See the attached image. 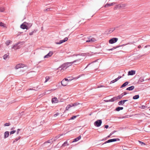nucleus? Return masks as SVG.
<instances>
[{"label":"nucleus","instance_id":"nucleus-1","mask_svg":"<svg viewBox=\"0 0 150 150\" xmlns=\"http://www.w3.org/2000/svg\"><path fill=\"white\" fill-rule=\"evenodd\" d=\"M72 64L71 62H67L62 64L61 66L59 67V68H61V69L64 70L71 66Z\"/></svg>","mask_w":150,"mask_h":150},{"label":"nucleus","instance_id":"nucleus-2","mask_svg":"<svg viewBox=\"0 0 150 150\" xmlns=\"http://www.w3.org/2000/svg\"><path fill=\"white\" fill-rule=\"evenodd\" d=\"M81 40H85L86 42H93L96 41V39L95 38H92L91 37H90L89 38H85L84 39H82Z\"/></svg>","mask_w":150,"mask_h":150},{"label":"nucleus","instance_id":"nucleus-3","mask_svg":"<svg viewBox=\"0 0 150 150\" xmlns=\"http://www.w3.org/2000/svg\"><path fill=\"white\" fill-rule=\"evenodd\" d=\"M63 135L62 134H59L58 135L56 136L55 137L54 139L53 140L52 139H51L50 140H48V141L45 142L44 143V144L45 145L47 143H50L51 144L55 140H56L57 139H58L61 136H62Z\"/></svg>","mask_w":150,"mask_h":150},{"label":"nucleus","instance_id":"nucleus-4","mask_svg":"<svg viewBox=\"0 0 150 150\" xmlns=\"http://www.w3.org/2000/svg\"><path fill=\"white\" fill-rule=\"evenodd\" d=\"M102 121L101 120H98L95 121L94 123V125L97 127H100L101 125Z\"/></svg>","mask_w":150,"mask_h":150},{"label":"nucleus","instance_id":"nucleus-5","mask_svg":"<svg viewBox=\"0 0 150 150\" xmlns=\"http://www.w3.org/2000/svg\"><path fill=\"white\" fill-rule=\"evenodd\" d=\"M118 40V39L116 38H113L109 40V43L111 44H112L116 42Z\"/></svg>","mask_w":150,"mask_h":150},{"label":"nucleus","instance_id":"nucleus-6","mask_svg":"<svg viewBox=\"0 0 150 150\" xmlns=\"http://www.w3.org/2000/svg\"><path fill=\"white\" fill-rule=\"evenodd\" d=\"M68 40V38L67 37H66L64 38L63 40H60L59 42H56L55 43L56 44H60L63 42L67 41Z\"/></svg>","mask_w":150,"mask_h":150},{"label":"nucleus","instance_id":"nucleus-7","mask_svg":"<svg viewBox=\"0 0 150 150\" xmlns=\"http://www.w3.org/2000/svg\"><path fill=\"white\" fill-rule=\"evenodd\" d=\"M25 23H26V22H24L20 26V27L21 28L23 29H26L27 30L28 29V28L26 25L25 24Z\"/></svg>","mask_w":150,"mask_h":150},{"label":"nucleus","instance_id":"nucleus-8","mask_svg":"<svg viewBox=\"0 0 150 150\" xmlns=\"http://www.w3.org/2000/svg\"><path fill=\"white\" fill-rule=\"evenodd\" d=\"M53 54V52L52 51H50L49 53L47 54V55L45 56L44 58H48L52 56Z\"/></svg>","mask_w":150,"mask_h":150},{"label":"nucleus","instance_id":"nucleus-9","mask_svg":"<svg viewBox=\"0 0 150 150\" xmlns=\"http://www.w3.org/2000/svg\"><path fill=\"white\" fill-rule=\"evenodd\" d=\"M20 43V42L17 43L15 45H13L12 47V49L14 50H17L20 47L18 46V45Z\"/></svg>","mask_w":150,"mask_h":150},{"label":"nucleus","instance_id":"nucleus-10","mask_svg":"<svg viewBox=\"0 0 150 150\" xmlns=\"http://www.w3.org/2000/svg\"><path fill=\"white\" fill-rule=\"evenodd\" d=\"M136 71L135 70H132L128 72V75H133L135 74Z\"/></svg>","mask_w":150,"mask_h":150},{"label":"nucleus","instance_id":"nucleus-11","mask_svg":"<svg viewBox=\"0 0 150 150\" xmlns=\"http://www.w3.org/2000/svg\"><path fill=\"white\" fill-rule=\"evenodd\" d=\"M115 98H114L113 97V98H111V99L110 100H104V101L105 102H113L114 101H115Z\"/></svg>","mask_w":150,"mask_h":150},{"label":"nucleus","instance_id":"nucleus-12","mask_svg":"<svg viewBox=\"0 0 150 150\" xmlns=\"http://www.w3.org/2000/svg\"><path fill=\"white\" fill-rule=\"evenodd\" d=\"M58 100L57 98L56 97H54L52 98V103H56L58 102Z\"/></svg>","mask_w":150,"mask_h":150},{"label":"nucleus","instance_id":"nucleus-13","mask_svg":"<svg viewBox=\"0 0 150 150\" xmlns=\"http://www.w3.org/2000/svg\"><path fill=\"white\" fill-rule=\"evenodd\" d=\"M23 64H19L16 65L15 67V69H18L20 68L23 67Z\"/></svg>","mask_w":150,"mask_h":150},{"label":"nucleus","instance_id":"nucleus-14","mask_svg":"<svg viewBox=\"0 0 150 150\" xmlns=\"http://www.w3.org/2000/svg\"><path fill=\"white\" fill-rule=\"evenodd\" d=\"M61 83L62 85L64 86H66L67 84V82L64 79L61 81Z\"/></svg>","mask_w":150,"mask_h":150},{"label":"nucleus","instance_id":"nucleus-15","mask_svg":"<svg viewBox=\"0 0 150 150\" xmlns=\"http://www.w3.org/2000/svg\"><path fill=\"white\" fill-rule=\"evenodd\" d=\"M115 4V3L113 2L111 3H107L105 6V7H108L110 6H113Z\"/></svg>","mask_w":150,"mask_h":150},{"label":"nucleus","instance_id":"nucleus-16","mask_svg":"<svg viewBox=\"0 0 150 150\" xmlns=\"http://www.w3.org/2000/svg\"><path fill=\"white\" fill-rule=\"evenodd\" d=\"M9 132L8 131H6L4 133V138L6 139L8 137Z\"/></svg>","mask_w":150,"mask_h":150},{"label":"nucleus","instance_id":"nucleus-17","mask_svg":"<svg viewBox=\"0 0 150 150\" xmlns=\"http://www.w3.org/2000/svg\"><path fill=\"white\" fill-rule=\"evenodd\" d=\"M134 88V86H132L127 88L126 89V90L128 91H132L133 90Z\"/></svg>","mask_w":150,"mask_h":150},{"label":"nucleus","instance_id":"nucleus-18","mask_svg":"<svg viewBox=\"0 0 150 150\" xmlns=\"http://www.w3.org/2000/svg\"><path fill=\"white\" fill-rule=\"evenodd\" d=\"M81 139V136H79L78 137L74 139L73 141V142H76L79 140Z\"/></svg>","mask_w":150,"mask_h":150},{"label":"nucleus","instance_id":"nucleus-19","mask_svg":"<svg viewBox=\"0 0 150 150\" xmlns=\"http://www.w3.org/2000/svg\"><path fill=\"white\" fill-rule=\"evenodd\" d=\"M82 59L81 58H79L78 59H76L75 60H74L73 62H71L72 63V64L76 62H77L79 64L80 63V61Z\"/></svg>","mask_w":150,"mask_h":150},{"label":"nucleus","instance_id":"nucleus-20","mask_svg":"<svg viewBox=\"0 0 150 150\" xmlns=\"http://www.w3.org/2000/svg\"><path fill=\"white\" fill-rule=\"evenodd\" d=\"M128 83L129 82L128 81L125 82L121 86L120 88H121L127 85Z\"/></svg>","mask_w":150,"mask_h":150},{"label":"nucleus","instance_id":"nucleus-21","mask_svg":"<svg viewBox=\"0 0 150 150\" xmlns=\"http://www.w3.org/2000/svg\"><path fill=\"white\" fill-rule=\"evenodd\" d=\"M122 97V95L121 94V95H119L118 96L116 97H113L114 98H115V101H116L119 99L121 98Z\"/></svg>","mask_w":150,"mask_h":150},{"label":"nucleus","instance_id":"nucleus-22","mask_svg":"<svg viewBox=\"0 0 150 150\" xmlns=\"http://www.w3.org/2000/svg\"><path fill=\"white\" fill-rule=\"evenodd\" d=\"M123 109V107H118L116 108L115 109V110L117 111H119L120 110H122Z\"/></svg>","mask_w":150,"mask_h":150},{"label":"nucleus","instance_id":"nucleus-23","mask_svg":"<svg viewBox=\"0 0 150 150\" xmlns=\"http://www.w3.org/2000/svg\"><path fill=\"white\" fill-rule=\"evenodd\" d=\"M118 28V27H117L116 28ZM116 27L115 28H112L109 29V32L110 33L112 32L115 29Z\"/></svg>","mask_w":150,"mask_h":150},{"label":"nucleus","instance_id":"nucleus-24","mask_svg":"<svg viewBox=\"0 0 150 150\" xmlns=\"http://www.w3.org/2000/svg\"><path fill=\"white\" fill-rule=\"evenodd\" d=\"M72 103L68 105L66 107V110H68L70 108L72 107Z\"/></svg>","mask_w":150,"mask_h":150},{"label":"nucleus","instance_id":"nucleus-25","mask_svg":"<svg viewBox=\"0 0 150 150\" xmlns=\"http://www.w3.org/2000/svg\"><path fill=\"white\" fill-rule=\"evenodd\" d=\"M126 4H120L121 8L122 9H125V7L127 6Z\"/></svg>","mask_w":150,"mask_h":150},{"label":"nucleus","instance_id":"nucleus-26","mask_svg":"<svg viewBox=\"0 0 150 150\" xmlns=\"http://www.w3.org/2000/svg\"><path fill=\"white\" fill-rule=\"evenodd\" d=\"M139 95H136L133 97V99L134 100L137 99L139 98Z\"/></svg>","mask_w":150,"mask_h":150},{"label":"nucleus","instance_id":"nucleus-27","mask_svg":"<svg viewBox=\"0 0 150 150\" xmlns=\"http://www.w3.org/2000/svg\"><path fill=\"white\" fill-rule=\"evenodd\" d=\"M127 44H123V45H119V46H117L116 47H113L112 48V49H113V50L117 48H118V47H122V46H125Z\"/></svg>","mask_w":150,"mask_h":150},{"label":"nucleus","instance_id":"nucleus-28","mask_svg":"<svg viewBox=\"0 0 150 150\" xmlns=\"http://www.w3.org/2000/svg\"><path fill=\"white\" fill-rule=\"evenodd\" d=\"M8 56H9V54H5L3 56V59L5 60H6V59L8 57Z\"/></svg>","mask_w":150,"mask_h":150},{"label":"nucleus","instance_id":"nucleus-29","mask_svg":"<svg viewBox=\"0 0 150 150\" xmlns=\"http://www.w3.org/2000/svg\"><path fill=\"white\" fill-rule=\"evenodd\" d=\"M80 103L78 102H76L75 103H74L73 104L72 103V106H77V105L80 104Z\"/></svg>","mask_w":150,"mask_h":150},{"label":"nucleus","instance_id":"nucleus-30","mask_svg":"<svg viewBox=\"0 0 150 150\" xmlns=\"http://www.w3.org/2000/svg\"><path fill=\"white\" fill-rule=\"evenodd\" d=\"M112 142V140L111 139H109V140H108V141L105 142L104 143H103L102 144V145H103L105 144H106L107 143H110V142Z\"/></svg>","mask_w":150,"mask_h":150},{"label":"nucleus","instance_id":"nucleus-31","mask_svg":"<svg viewBox=\"0 0 150 150\" xmlns=\"http://www.w3.org/2000/svg\"><path fill=\"white\" fill-rule=\"evenodd\" d=\"M144 81V78L142 77H140L138 81V82L140 83V82H143Z\"/></svg>","mask_w":150,"mask_h":150},{"label":"nucleus","instance_id":"nucleus-32","mask_svg":"<svg viewBox=\"0 0 150 150\" xmlns=\"http://www.w3.org/2000/svg\"><path fill=\"white\" fill-rule=\"evenodd\" d=\"M111 140L112 142L120 140V139L118 138L111 139Z\"/></svg>","mask_w":150,"mask_h":150},{"label":"nucleus","instance_id":"nucleus-33","mask_svg":"<svg viewBox=\"0 0 150 150\" xmlns=\"http://www.w3.org/2000/svg\"><path fill=\"white\" fill-rule=\"evenodd\" d=\"M21 137L20 136H19L18 137L16 138L13 141V143H14L15 142H16L17 141H18L19 139Z\"/></svg>","mask_w":150,"mask_h":150},{"label":"nucleus","instance_id":"nucleus-34","mask_svg":"<svg viewBox=\"0 0 150 150\" xmlns=\"http://www.w3.org/2000/svg\"><path fill=\"white\" fill-rule=\"evenodd\" d=\"M82 54H73L72 55H71L70 56H69V57H74V56H82Z\"/></svg>","mask_w":150,"mask_h":150},{"label":"nucleus","instance_id":"nucleus-35","mask_svg":"<svg viewBox=\"0 0 150 150\" xmlns=\"http://www.w3.org/2000/svg\"><path fill=\"white\" fill-rule=\"evenodd\" d=\"M146 108V106L142 105H141L139 107V108L142 109H144Z\"/></svg>","mask_w":150,"mask_h":150},{"label":"nucleus","instance_id":"nucleus-36","mask_svg":"<svg viewBox=\"0 0 150 150\" xmlns=\"http://www.w3.org/2000/svg\"><path fill=\"white\" fill-rule=\"evenodd\" d=\"M4 8L3 7H0V11L1 12H3L4 11Z\"/></svg>","mask_w":150,"mask_h":150},{"label":"nucleus","instance_id":"nucleus-37","mask_svg":"<svg viewBox=\"0 0 150 150\" xmlns=\"http://www.w3.org/2000/svg\"><path fill=\"white\" fill-rule=\"evenodd\" d=\"M0 26L4 27H6V25L2 22H0Z\"/></svg>","mask_w":150,"mask_h":150},{"label":"nucleus","instance_id":"nucleus-38","mask_svg":"<svg viewBox=\"0 0 150 150\" xmlns=\"http://www.w3.org/2000/svg\"><path fill=\"white\" fill-rule=\"evenodd\" d=\"M11 42V41L9 40H7L6 42V45L8 46L10 44Z\"/></svg>","mask_w":150,"mask_h":150},{"label":"nucleus","instance_id":"nucleus-39","mask_svg":"<svg viewBox=\"0 0 150 150\" xmlns=\"http://www.w3.org/2000/svg\"><path fill=\"white\" fill-rule=\"evenodd\" d=\"M124 103L121 100L120 101H119L118 103V104L119 105H122L124 104Z\"/></svg>","mask_w":150,"mask_h":150},{"label":"nucleus","instance_id":"nucleus-40","mask_svg":"<svg viewBox=\"0 0 150 150\" xmlns=\"http://www.w3.org/2000/svg\"><path fill=\"white\" fill-rule=\"evenodd\" d=\"M78 115L74 116L72 117L69 120H74L75 119Z\"/></svg>","mask_w":150,"mask_h":150},{"label":"nucleus","instance_id":"nucleus-41","mask_svg":"<svg viewBox=\"0 0 150 150\" xmlns=\"http://www.w3.org/2000/svg\"><path fill=\"white\" fill-rule=\"evenodd\" d=\"M120 6V4H118L116 6L115 8L116 9H117L118 8H121V7Z\"/></svg>","mask_w":150,"mask_h":150},{"label":"nucleus","instance_id":"nucleus-42","mask_svg":"<svg viewBox=\"0 0 150 150\" xmlns=\"http://www.w3.org/2000/svg\"><path fill=\"white\" fill-rule=\"evenodd\" d=\"M10 125V123H6L4 124V126H8Z\"/></svg>","mask_w":150,"mask_h":150},{"label":"nucleus","instance_id":"nucleus-43","mask_svg":"<svg viewBox=\"0 0 150 150\" xmlns=\"http://www.w3.org/2000/svg\"><path fill=\"white\" fill-rule=\"evenodd\" d=\"M49 79H50V78L49 77H48V76L46 77H45L46 80H45V82H47L48 81Z\"/></svg>","mask_w":150,"mask_h":150},{"label":"nucleus","instance_id":"nucleus-44","mask_svg":"<svg viewBox=\"0 0 150 150\" xmlns=\"http://www.w3.org/2000/svg\"><path fill=\"white\" fill-rule=\"evenodd\" d=\"M35 32H36V31L35 30H34V31H33L32 32L30 33H29V35H32L34 33H35Z\"/></svg>","mask_w":150,"mask_h":150},{"label":"nucleus","instance_id":"nucleus-45","mask_svg":"<svg viewBox=\"0 0 150 150\" xmlns=\"http://www.w3.org/2000/svg\"><path fill=\"white\" fill-rule=\"evenodd\" d=\"M16 132V130H13L10 132V134H12Z\"/></svg>","mask_w":150,"mask_h":150},{"label":"nucleus","instance_id":"nucleus-46","mask_svg":"<svg viewBox=\"0 0 150 150\" xmlns=\"http://www.w3.org/2000/svg\"><path fill=\"white\" fill-rule=\"evenodd\" d=\"M139 143L141 144V145H142V144H143L144 145H146V144L144 142H141V141H139Z\"/></svg>","mask_w":150,"mask_h":150},{"label":"nucleus","instance_id":"nucleus-47","mask_svg":"<svg viewBox=\"0 0 150 150\" xmlns=\"http://www.w3.org/2000/svg\"><path fill=\"white\" fill-rule=\"evenodd\" d=\"M127 93L126 92H124L123 93H122L121 95L122 96V97H123V96L126 95L127 94Z\"/></svg>","mask_w":150,"mask_h":150},{"label":"nucleus","instance_id":"nucleus-48","mask_svg":"<svg viewBox=\"0 0 150 150\" xmlns=\"http://www.w3.org/2000/svg\"><path fill=\"white\" fill-rule=\"evenodd\" d=\"M67 141H66L64 143V144H62V146H66V144L67 143Z\"/></svg>","mask_w":150,"mask_h":150},{"label":"nucleus","instance_id":"nucleus-49","mask_svg":"<svg viewBox=\"0 0 150 150\" xmlns=\"http://www.w3.org/2000/svg\"><path fill=\"white\" fill-rule=\"evenodd\" d=\"M59 115V112H57L56 114H55L54 115V117H56L57 116Z\"/></svg>","mask_w":150,"mask_h":150},{"label":"nucleus","instance_id":"nucleus-50","mask_svg":"<svg viewBox=\"0 0 150 150\" xmlns=\"http://www.w3.org/2000/svg\"><path fill=\"white\" fill-rule=\"evenodd\" d=\"M64 80H65L66 81H71V80L70 79H68L67 78H65Z\"/></svg>","mask_w":150,"mask_h":150},{"label":"nucleus","instance_id":"nucleus-51","mask_svg":"<svg viewBox=\"0 0 150 150\" xmlns=\"http://www.w3.org/2000/svg\"><path fill=\"white\" fill-rule=\"evenodd\" d=\"M123 102V103L124 104L128 100H122Z\"/></svg>","mask_w":150,"mask_h":150},{"label":"nucleus","instance_id":"nucleus-52","mask_svg":"<svg viewBox=\"0 0 150 150\" xmlns=\"http://www.w3.org/2000/svg\"><path fill=\"white\" fill-rule=\"evenodd\" d=\"M123 102V103L124 104L128 100H122Z\"/></svg>","mask_w":150,"mask_h":150},{"label":"nucleus","instance_id":"nucleus-53","mask_svg":"<svg viewBox=\"0 0 150 150\" xmlns=\"http://www.w3.org/2000/svg\"><path fill=\"white\" fill-rule=\"evenodd\" d=\"M29 90H34V91H37L38 90V89H33V88H30L29 89Z\"/></svg>","mask_w":150,"mask_h":150},{"label":"nucleus","instance_id":"nucleus-54","mask_svg":"<svg viewBox=\"0 0 150 150\" xmlns=\"http://www.w3.org/2000/svg\"><path fill=\"white\" fill-rule=\"evenodd\" d=\"M21 130V129H17V134H18V133H19V131H20Z\"/></svg>","mask_w":150,"mask_h":150},{"label":"nucleus","instance_id":"nucleus-55","mask_svg":"<svg viewBox=\"0 0 150 150\" xmlns=\"http://www.w3.org/2000/svg\"><path fill=\"white\" fill-rule=\"evenodd\" d=\"M115 81L114 80L111 81L110 82V83H115Z\"/></svg>","mask_w":150,"mask_h":150},{"label":"nucleus","instance_id":"nucleus-56","mask_svg":"<svg viewBox=\"0 0 150 150\" xmlns=\"http://www.w3.org/2000/svg\"><path fill=\"white\" fill-rule=\"evenodd\" d=\"M116 132V131H114L113 132H112L110 134H112H112H113L114 133H115Z\"/></svg>","mask_w":150,"mask_h":150},{"label":"nucleus","instance_id":"nucleus-57","mask_svg":"<svg viewBox=\"0 0 150 150\" xmlns=\"http://www.w3.org/2000/svg\"><path fill=\"white\" fill-rule=\"evenodd\" d=\"M108 127L109 126L108 125H106L105 126V128L106 129L108 128Z\"/></svg>","mask_w":150,"mask_h":150},{"label":"nucleus","instance_id":"nucleus-58","mask_svg":"<svg viewBox=\"0 0 150 150\" xmlns=\"http://www.w3.org/2000/svg\"><path fill=\"white\" fill-rule=\"evenodd\" d=\"M50 8H47L46 9V11H49L50 10Z\"/></svg>","mask_w":150,"mask_h":150},{"label":"nucleus","instance_id":"nucleus-59","mask_svg":"<svg viewBox=\"0 0 150 150\" xmlns=\"http://www.w3.org/2000/svg\"><path fill=\"white\" fill-rule=\"evenodd\" d=\"M118 80H119V79L117 78L115 79H114V80L115 81V82H116Z\"/></svg>","mask_w":150,"mask_h":150},{"label":"nucleus","instance_id":"nucleus-60","mask_svg":"<svg viewBox=\"0 0 150 150\" xmlns=\"http://www.w3.org/2000/svg\"><path fill=\"white\" fill-rule=\"evenodd\" d=\"M112 135V134H110L107 137L109 138Z\"/></svg>","mask_w":150,"mask_h":150},{"label":"nucleus","instance_id":"nucleus-61","mask_svg":"<svg viewBox=\"0 0 150 150\" xmlns=\"http://www.w3.org/2000/svg\"><path fill=\"white\" fill-rule=\"evenodd\" d=\"M122 76H118V77H117V78H118V79H120L121 78H122Z\"/></svg>","mask_w":150,"mask_h":150},{"label":"nucleus","instance_id":"nucleus-62","mask_svg":"<svg viewBox=\"0 0 150 150\" xmlns=\"http://www.w3.org/2000/svg\"><path fill=\"white\" fill-rule=\"evenodd\" d=\"M90 63L88 64V65L86 67L85 69L86 68L90 65Z\"/></svg>","mask_w":150,"mask_h":150},{"label":"nucleus","instance_id":"nucleus-63","mask_svg":"<svg viewBox=\"0 0 150 150\" xmlns=\"http://www.w3.org/2000/svg\"><path fill=\"white\" fill-rule=\"evenodd\" d=\"M138 48H140L141 47V45H139L138 46Z\"/></svg>","mask_w":150,"mask_h":150},{"label":"nucleus","instance_id":"nucleus-64","mask_svg":"<svg viewBox=\"0 0 150 150\" xmlns=\"http://www.w3.org/2000/svg\"><path fill=\"white\" fill-rule=\"evenodd\" d=\"M108 50L109 51H110V50H113V49H112V48H111V49H108Z\"/></svg>","mask_w":150,"mask_h":150}]
</instances>
